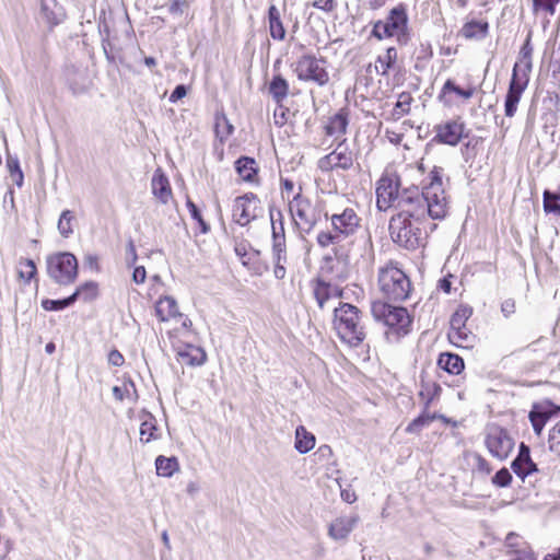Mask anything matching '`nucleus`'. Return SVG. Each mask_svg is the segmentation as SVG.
Segmentation results:
<instances>
[{"label": "nucleus", "mask_w": 560, "mask_h": 560, "mask_svg": "<svg viewBox=\"0 0 560 560\" xmlns=\"http://www.w3.org/2000/svg\"><path fill=\"white\" fill-rule=\"evenodd\" d=\"M7 170L9 172V176L11 180L21 188L24 182V174L21 170L19 159L15 156L9 155L7 158Z\"/></svg>", "instance_id": "45"}, {"label": "nucleus", "mask_w": 560, "mask_h": 560, "mask_svg": "<svg viewBox=\"0 0 560 560\" xmlns=\"http://www.w3.org/2000/svg\"><path fill=\"white\" fill-rule=\"evenodd\" d=\"M358 521V516L337 517L329 525L328 535L335 540L346 539L354 528Z\"/></svg>", "instance_id": "28"}, {"label": "nucleus", "mask_w": 560, "mask_h": 560, "mask_svg": "<svg viewBox=\"0 0 560 560\" xmlns=\"http://www.w3.org/2000/svg\"><path fill=\"white\" fill-rule=\"evenodd\" d=\"M268 91L272 98L281 104L289 95V82L282 74H275L269 82Z\"/></svg>", "instance_id": "35"}, {"label": "nucleus", "mask_w": 560, "mask_h": 560, "mask_svg": "<svg viewBox=\"0 0 560 560\" xmlns=\"http://www.w3.org/2000/svg\"><path fill=\"white\" fill-rule=\"evenodd\" d=\"M262 212L261 201L254 192H246L236 197L232 205V220L241 226L248 225L262 215Z\"/></svg>", "instance_id": "16"}, {"label": "nucleus", "mask_w": 560, "mask_h": 560, "mask_svg": "<svg viewBox=\"0 0 560 560\" xmlns=\"http://www.w3.org/2000/svg\"><path fill=\"white\" fill-rule=\"evenodd\" d=\"M548 447L550 452L560 455V420L549 431Z\"/></svg>", "instance_id": "52"}, {"label": "nucleus", "mask_w": 560, "mask_h": 560, "mask_svg": "<svg viewBox=\"0 0 560 560\" xmlns=\"http://www.w3.org/2000/svg\"><path fill=\"white\" fill-rule=\"evenodd\" d=\"M560 187L558 191L551 192L549 190H545L542 194V207L546 213H552L557 217H560Z\"/></svg>", "instance_id": "44"}, {"label": "nucleus", "mask_w": 560, "mask_h": 560, "mask_svg": "<svg viewBox=\"0 0 560 560\" xmlns=\"http://www.w3.org/2000/svg\"><path fill=\"white\" fill-rule=\"evenodd\" d=\"M243 265L256 276H261L268 270V265L261 260L260 253L257 250L249 253L248 259L244 260Z\"/></svg>", "instance_id": "47"}, {"label": "nucleus", "mask_w": 560, "mask_h": 560, "mask_svg": "<svg viewBox=\"0 0 560 560\" xmlns=\"http://www.w3.org/2000/svg\"><path fill=\"white\" fill-rule=\"evenodd\" d=\"M12 551V542L0 534V560L8 559Z\"/></svg>", "instance_id": "59"}, {"label": "nucleus", "mask_w": 560, "mask_h": 560, "mask_svg": "<svg viewBox=\"0 0 560 560\" xmlns=\"http://www.w3.org/2000/svg\"><path fill=\"white\" fill-rule=\"evenodd\" d=\"M560 415V406L549 399L534 402L528 413V419L536 435H540L547 422Z\"/></svg>", "instance_id": "21"}, {"label": "nucleus", "mask_w": 560, "mask_h": 560, "mask_svg": "<svg viewBox=\"0 0 560 560\" xmlns=\"http://www.w3.org/2000/svg\"><path fill=\"white\" fill-rule=\"evenodd\" d=\"M513 477L506 467L501 468L492 477V485L499 488L509 487L512 483Z\"/></svg>", "instance_id": "53"}, {"label": "nucleus", "mask_w": 560, "mask_h": 560, "mask_svg": "<svg viewBox=\"0 0 560 560\" xmlns=\"http://www.w3.org/2000/svg\"><path fill=\"white\" fill-rule=\"evenodd\" d=\"M98 283L91 280L80 284L71 294V298H73V303L78 300L83 302H92L98 296Z\"/></svg>", "instance_id": "38"}, {"label": "nucleus", "mask_w": 560, "mask_h": 560, "mask_svg": "<svg viewBox=\"0 0 560 560\" xmlns=\"http://www.w3.org/2000/svg\"><path fill=\"white\" fill-rule=\"evenodd\" d=\"M332 328L339 340L350 347H360L368 336L363 313L355 305L339 303L334 310Z\"/></svg>", "instance_id": "3"}, {"label": "nucleus", "mask_w": 560, "mask_h": 560, "mask_svg": "<svg viewBox=\"0 0 560 560\" xmlns=\"http://www.w3.org/2000/svg\"><path fill=\"white\" fill-rule=\"evenodd\" d=\"M159 438L156 419L152 415H147L140 424V441L149 443Z\"/></svg>", "instance_id": "41"}, {"label": "nucleus", "mask_w": 560, "mask_h": 560, "mask_svg": "<svg viewBox=\"0 0 560 560\" xmlns=\"http://www.w3.org/2000/svg\"><path fill=\"white\" fill-rule=\"evenodd\" d=\"M489 33V23L486 20H470L464 23L460 34L466 39L483 38Z\"/></svg>", "instance_id": "33"}, {"label": "nucleus", "mask_w": 560, "mask_h": 560, "mask_svg": "<svg viewBox=\"0 0 560 560\" xmlns=\"http://www.w3.org/2000/svg\"><path fill=\"white\" fill-rule=\"evenodd\" d=\"M312 290L318 307L322 310L329 301L341 299L343 294L341 288L319 278L312 281Z\"/></svg>", "instance_id": "23"}, {"label": "nucleus", "mask_w": 560, "mask_h": 560, "mask_svg": "<svg viewBox=\"0 0 560 560\" xmlns=\"http://www.w3.org/2000/svg\"><path fill=\"white\" fill-rule=\"evenodd\" d=\"M147 279V271L143 266H138L135 268L132 272V280L137 284H142L145 282Z\"/></svg>", "instance_id": "64"}, {"label": "nucleus", "mask_w": 560, "mask_h": 560, "mask_svg": "<svg viewBox=\"0 0 560 560\" xmlns=\"http://www.w3.org/2000/svg\"><path fill=\"white\" fill-rule=\"evenodd\" d=\"M371 312L374 318L386 325L393 334L405 336L410 331L412 319L407 308L375 301L372 303Z\"/></svg>", "instance_id": "9"}, {"label": "nucleus", "mask_w": 560, "mask_h": 560, "mask_svg": "<svg viewBox=\"0 0 560 560\" xmlns=\"http://www.w3.org/2000/svg\"><path fill=\"white\" fill-rule=\"evenodd\" d=\"M186 206L188 208V211L191 215V218L197 222V225L199 228V231L201 233H207L210 228L207 224V222L203 220L202 214L198 207L188 198L186 201Z\"/></svg>", "instance_id": "49"}, {"label": "nucleus", "mask_w": 560, "mask_h": 560, "mask_svg": "<svg viewBox=\"0 0 560 560\" xmlns=\"http://www.w3.org/2000/svg\"><path fill=\"white\" fill-rule=\"evenodd\" d=\"M501 311L505 317H510L516 311L515 300L512 298L505 299L501 304Z\"/></svg>", "instance_id": "60"}, {"label": "nucleus", "mask_w": 560, "mask_h": 560, "mask_svg": "<svg viewBox=\"0 0 560 560\" xmlns=\"http://www.w3.org/2000/svg\"><path fill=\"white\" fill-rule=\"evenodd\" d=\"M185 8H188L187 0H172L168 7V11L172 14H180Z\"/></svg>", "instance_id": "62"}, {"label": "nucleus", "mask_w": 560, "mask_h": 560, "mask_svg": "<svg viewBox=\"0 0 560 560\" xmlns=\"http://www.w3.org/2000/svg\"><path fill=\"white\" fill-rule=\"evenodd\" d=\"M398 60V50L396 47L390 46L386 48L383 55L377 56L375 60V71L382 77H387L389 70L396 65Z\"/></svg>", "instance_id": "32"}, {"label": "nucleus", "mask_w": 560, "mask_h": 560, "mask_svg": "<svg viewBox=\"0 0 560 560\" xmlns=\"http://www.w3.org/2000/svg\"><path fill=\"white\" fill-rule=\"evenodd\" d=\"M312 7L329 13L336 9L337 3L336 0H314Z\"/></svg>", "instance_id": "57"}, {"label": "nucleus", "mask_w": 560, "mask_h": 560, "mask_svg": "<svg viewBox=\"0 0 560 560\" xmlns=\"http://www.w3.org/2000/svg\"><path fill=\"white\" fill-rule=\"evenodd\" d=\"M289 211L296 226L305 231L319 220V211L305 195L290 199Z\"/></svg>", "instance_id": "18"}, {"label": "nucleus", "mask_w": 560, "mask_h": 560, "mask_svg": "<svg viewBox=\"0 0 560 560\" xmlns=\"http://www.w3.org/2000/svg\"><path fill=\"white\" fill-rule=\"evenodd\" d=\"M511 468L522 480L538 471L536 463L532 459L529 446L524 442L520 444L518 454L511 463Z\"/></svg>", "instance_id": "24"}, {"label": "nucleus", "mask_w": 560, "mask_h": 560, "mask_svg": "<svg viewBox=\"0 0 560 560\" xmlns=\"http://www.w3.org/2000/svg\"><path fill=\"white\" fill-rule=\"evenodd\" d=\"M315 446V436L313 433L308 432L304 425H299L295 430V450L305 454L310 452Z\"/></svg>", "instance_id": "37"}, {"label": "nucleus", "mask_w": 560, "mask_h": 560, "mask_svg": "<svg viewBox=\"0 0 560 560\" xmlns=\"http://www.w3.org/2000/svg\"><path fill=\"white\" fill-rule=\"evenodd\" d=\"M272 258L273 262L285 264L288 261L287 244L278 237L277 243H272Z\"/></svg>", "instance_id": "54"}, {"label": "nucleus", "mask_w": 560, "mask_h": 560, "mask_svg": "<svg viewBox=\"0 0 560 560\" xmlns=\"http://www.w3.org/2000/svg\"><path fill=\"white\" fill-rule=\"evenodd\" d=\"M433 399H434V395H431L425 399L422 412L406 427L407 433H409V434L419 433L423 427L429 425L434 420H441L444 423L450 422V420L443 415H439L435 412L434 413L429 412V408H430V405L433 401Z\"/></svg>", "instance_id": "25"}, {"label": "nucleus", "mask_w": 560, "mask_h": 560, "mask_svg": "<svg viewBox=\"0 0 560 560\" xmlns=\"http://www.w3.org/2000/svg\"><path fill=\"white\" fill-rule=\"evenodd\" d=\"M371 36L377 40L396 38L399 44H405L409 38V16L405 3H398L392 8L385 20H377L372 24Z\"/></svg>", "instance_id": "6"}, {"label": "nucleus", "mask_w": 560, "mask_h": 560, "mask_svg": "<svg viewBox=\"0 0 560 560\" xmlns=\"http://www.w3.org/2000/svg\"><path fill=\"white\" fill-rule=\"evenodd\" d=\"M377 288L384 299L399 303L410 296L412 283L399 264L389 260L377 270Z\"/></svg>", "instance_id": "5"}, {"label": "nucleus", "mask_w": 560, "mask_h": 560, "mask_svg": "<svg viewBox=\"0 0 560 560\" xmlns=\"http://www.w3.org/2000/svg\"><path fill=\"white\" fill-rule=\"evenodd\" d=\"M345 240V237L337 233V231H320L316 236V242L322 248L331 247L335 252L336 257H340L341 254H339L337 247L341 243V241Z\"/></svg>", "instance_id": "39"}, {"label": "nucleus", "mask_w": 560, "mask_h": 560, "mask_svg": "<svg viewBox=\"0 0 560 560\" xmlns=\"http://www.w3.org/2000/svg\"><path fill=\"white\" fill-rule=\"evenodd\" d=\"M438 366L452 375H459L464 369L465 363L462 357L451 352H442L438 359Z\"/></svg>", "instance_id": "31"}, {"label": "nucleus", "mask_w": 560, "mask_h": 560, "mask_svg": "<svg viewBox=\"0 0 560 560\" xmlns=\"http://www.w3.org/2000/svg\"><path fill=\"white\" fill-rule=\"evenodd\" d=\"M361 221V218L352 207H347L341 212L330 215L331 228L345 238L353 235L359 230Z\"/></svg>", "instance_id": "22"}, {"label": "nucleus", "mask_w": 560, "mask_h": 560, "mask_svg": "<svg viewBox=\"0 0 560 560\" xmlns=\"http://www.w3.org/2000/svg\"><path fill=\"white\" fill-rule=\"evenodd\" d=\"M155 469L158 476L170 478L179 470V462L175 456L159 455L155 458Z\"/></svg>", "instance_id": "36"}, {"label": "nucleus", "mask_w": 560, "mask_h": 560, "mask_svg": "<svg viewBox=\"0 0 560 560\" xmlns=\"http://www.w3.org/2000/svg\"><path fill=\"white\" fill-rule=\"evenodd\" d=\"M302 185L296 184L293 179L289 177H281L280 178V191L283 199L288 200V203L290 202V199H295L302 196Z\"/></svg>", "instance_id": "43"}, {"label": "nucleus", "mask_w": 560, "mask_h": 560, "mask_svg": "<svg viewBox=\"0 0 560 560\" xmlns=\"http://www.w3.org/2000/svg\"><path fill=\"white\" fill-rule=\"evenodd\" d=\"M483 443L489 454L498 460H505L515 446L508 429L498 424L487 427Z\"/></svg>", "instance_id": "15"}, {"label": "nucleus", "mask_w": 560, "mask_h": 560, "mask_svg": "<svg viewBox=\"0 0 560 560\" xmlns=\"http://www.w3.org/2000/svg\"><path fill=\"white\" fill-rule=\"evenodd\" d=\"M504 546L509 555H518L526 551H533L529 544L518 534L510 533L505 537Z\"/></svg>", "instance_id": "40"}, {"label": "nucleus", "mask_w": 560, "mask_h": 560, "mask_svg": "<svg viewBox=\"0 0 560 560\" xmlns=\"http://www.w3.org/2000/svg\"><path fill=\"white\" fill-rule=\"evenodd\" d=\"M108 362L114 366H121L125 363L124 355L116 349L108 353Z\"/></svg>", "instance_id": "63"}, {"label": "nucleus", "mask_w": 560, "mask_h": 560, "mask_svg": "<svg viewBox=\"0 0 560 560\" xmlns=\"http://www.w3.org/2000/svg\"><path fill=\"white\" fill-rule=\"evenodd\" d=\"M419 198L424 206L425 215L433 220L444 219L447 214V199L442 182V168L434 166L429 173L428 183L422 187L421 197Z\"/></svg>", "instance_id": "7"}, {"label": "nucleus", "mask_w": 560, "mask_h": 560, "mask_svg": "<svg viewBox=\"0 0 560 560\" xmlns=\"http://www.w3.org/2000/svg\"><path fill=\"white\" fill-rule=\"evenodd\" d=\"M78 259L71 253H56L47 257V273L60 285L73 283L78 278Z\"/></svg>", "instance_id": "12"}, {"label": "nucleus", "mask_w": 560, "mask_h": 560, "mask_svg": "<svg viewBox=\"0 0 560 560\" xmlns=\"http://www.w3.org/2000/svg\"><path fill=\"white\" fill-rule=\"evenodd\" d=\"M234 167L243 182L250 185H259V166L254 158L241 156L235 161Z\"/></svg>", "instance_id": "26"}, {"label": "nucleus", "mask_w": 560, "mask_h": 560, "mask_svg": "<svg viewBox=\"0 0 560 560\" xmlns=\"http://www.w3.org/2000/svg\"><path fill=\"white\" fill-rule=\"evenodd\" d=\"M472 314L471 306L460 304L451 316L447 339L457 348L471 349L477 341V336L468 324Z\"/></svg>", "instance_id": "8"}, {"label": "nucleus", "mask_w": 560, "mask_h": 560, "mask_svg": "<svg viewBox=\"0 0 560 560\" xmlns=\"http://www.w3.org/2000/svg\"><path fill=\"white\" fill-rule=\"evenodd\" d=\"M350 122V109L345 106L327 116L322 121V131L326 138L335 141L343 140Z\"/></svg>", "instance_id": "19"}, {"label": "nucleus", "mask_w": 560, "mask_h": 560, "mask_svg": "<svg viewBox=\"0 0 560 560\" xmlns=\"http://www.w3.org/2000/svg\"><path fill=\"white\" fill-rule=\"evenodd\" d=\"M18 282L23 285L31 284L32 281L38 282V270L35 261L31 258L21 257L16 262Z\"/></svg>", "instance_id": "29"}, {"label": "nucleus", "mask_w": 560, "mask_h": 560, "mask_svg": "<svg viewBox=\"0 0 560 560\" xmlns=\"http://www.w3.org/2000/svg\"><path fill=\"white\" fill-rule=\"evenodd\" d=\"M345 142L346 139L341 140L331 152L318 160L317 166L323 173L348 172L354 167L357 154Z\"/></svg>", "instance_id": "13"}, {"label": "nucleus", "mask_w": 560, "mask_h": 560, "mask_svg": "<svg viewBox=\"0 0 560 560\" xmlns=\"http://www.w3.org/2000/svg\"><path fill=\"white\" fill-rule=\"evenodd\" d=\"M72 304H73V298H71V295H69L68 298L62 299V300L45 299L42 301V307L45 311H49V312L63 310Z\"/></svg>", "instance_id": "50"}, {"label": "nucleus", "mask_w": 560, "mask_h": 560, "mask_svg": "<svg viewBox=\"0 0 560 560\" xmlns=\"http://www.w3.org/2000/svg\"><path fill=\"white\" fill-rule=\"evenodd\" d=\"M397 212L388 224L392 241L407 250H417L427 242V217L423 203L419 198L402 197Z\"/></svg>", "instance_id": "1"}, {"label": "nucleus", "mask_w": 560, "mask_h": 560, "mask_svg": "<svg viewBox=\"0 0 560 560\" xmlns=\"http://www.w3.org/2000/svg\"><path fill=\"white\" fill-rule=\"evenodd\" d=\"M72 220L73 215L70 210L62 211L58 221V230L62 236L68 237L73 232Z\"/></svg>", "instance_id": "51"}, {"label": "nucleus", "mask_w": 560, "mask_h": 560, "mask_svg": "<svg viewBox=\"0 0 560 560\" xmlns=\"http://www.w3.org/2000/svg\"><path fill=\"white\" fill-rule=\"evenodd\" d=\"M477 94V86L474 84H465L460 86L456 83L454 79H447L442 85L439 94L438 101L444 107H451L455 104V97L460 98L464 102L469 101Z\"/></svg>", "instance_id": "20"}, {"label": "nucleus", "mask_w": 560, "mask_h": 560, "mask_svg": "<svg viewBox=\"0 0 560 560\" xmlns=\"http://www.w3.org/2000/svg\"><path fill=\"white\" fill-rule=\"evenodd\" d=\"M533 14H545L552 16L556 13V8L560 3V0H532Z\"/></svg>", "instance_id": "46"}, {"label": "nucleus", "mask_w": 560, "mask_h": 560, "mask_svg": "<svg viewBox=\"0 0 560 560\" xmlns=\"http://www.w3.org/2000/svg\"><path fill=\"white\" fill-rule=\"evenodd\" d=\"M550 82L556 90L560 91V42L550 61Z\"/></svg>", "instance_id": "48"}, {"label": "nucleus", "mask_w": 560, "mask_h": 560, "mask_svg": "<svg viewBox=\"0 0 560 560\" xmlns=\"http://www.w3.org/2000/svg\"><path fill=\"white\" fill-rule=\"evenodd\" d=\"M151 190L153 196L163 205L173 200V190L171 183L162 168H156L151 179Z\"/></svg>", "instance_id": "27"}, {"label": "nucleus", "mask_w": 560, "mask_h": 560, "mask_svg": "<svg viewBox=\"0 0 560 560\" xmlns=\"http://www.w3.org/2000/svg\"><path fill=\"white\" fill-rule=\"evenodd\" d=\"M268 28L273 40L282 42L285 39L287 31L280 11L275 4H271L268 9Z\"/></svg>", "instance_id": "30"}, {"label": "nucleus", "mask_w": 560, "mask_h": 560, "mask_svg": "<svg viewBox=\"0 0 560 560\" xmlns=\"http://www.w3.org/2000/svg\"><path fill=\"white\" fill-rule=\"evenodd\" d=\"M472 457H474V460H475V467H476L477 472H479L480 475H485V476L491 474L492 466H491L490 462L486 457H483L479 453H475L472 455Z\"/></svg>", "instance_id": "55"}, {"label": "nucleus", "mask_w": 560, "mask_h": 560, "mask_svg": "<svg viewBox=\"0 0 560 560\" xmlns=\"http://www.w3.org/2000/svg\"><path fill=\"white\" fill-rule=\"evenodd\" d=\"M532 38L533 32L529 31L520 48L517 60L512 70L509 89L504 100V115L510 118L515 115L522 95L529 83L534 54Z\"/></svg>", "instance_id": "2"}, {"label": "nucleus", "mask_w": 560, "mask_h": 560, "mask_svg": "<svg viewBox=\"0 0 560 560\" xmlns=\"http://www.w3.org/2000/svg\"><path fill=\"white\" fill-rule=\"evenodd\" d=\"M400 176L394 171L386 168L375 182L376 208L378 211H387L399 202L402 197H410L406 192L399 196Z\"/></svg>", "instance_id": "11"}, {"label": "nucleus", "mask_w": 560, "mask_h": 560, "mask_svg": "<svg viewBox=\"0 0 560 560\" xmlns=\"http://www.w3.org/2000/svg\"><path fill=\"white\" fill-rule=\"evenodd\" d=\"M84 264L89 269L95 272L101 270L100 257L96 254H86L84 256Z\"/></svg>", "instance_id": "58"}, {"label": "nucleus", "mask_w": 560, "mask_h": 560, "mask_svg": "<svg viewBox=\"0 0 560 560\" xmlns=\"http://www.w3.org/2000/svg\"><path fill=\"white\" fill-rule=\"evenodd\" d=\"M234 132V127L228 119L223 109L214 114V133L221 143H224Z\"/></svg>", "instance_id": "34"}, {"label": "nucleus", "mask_w": 560, "mask_h": 560, "mask_svg": "<svg viewBox=\"0 0 560 560\" xmlns=\"http://www.w3.org/2000/svg\"><path fill=\"white\" fill-rule=\"evenodd\" d=\"M412 102L413 97L409 92H401L398 95L397 102L392 112L393 119L398 120L408 115L410 113Z\"/></svg>", "instance_id": "42"}, {"label": "nucleus", "mask_w": 560, "mask_h": 560, "mask_svg": "<svg viewBox=\"0 0 560 560\" xmlns=\"http://www.w3.org/2000/svg\"><path fill=\"white\" fill-rule=\"evenodd\" d=\"M326 63L327 59L325 57L317 58L314 54L306 52L296 59L293 65V72L300 81L325 86L330 80Z\"/></svg>", "instance_id": "10"}, {"label": "nucleus", "mask_w": 560, "mask_h": 560, "mask_svg": "<svg viewBox=\"0 0 560 560\" xmlns=\"http://www.w3.org/2000/svg\"><path fill=\"white\" fill-rule=\"evenodd\" d=\"M166 335L179 364L195 368L206 363L208 357L206 351L196 345L197 334L194 326L166 328Z\"/></svg>", "instance_id": "4"}, {"label": "nucleus", "mask_w": 560, "mask_h": 560, "mask_svg": "<svg viewBox=\"0 0 560 560\" xmlns=\"http://www.w3.org/2000/svg\"><path fill=\"white\" fill-rule=\"evenodd\" d=\"M154 315L166 328H190L191 319L179 311L177 301L171 295L160 296L154 303Z\"/></svg>", "instance_id": "14"}, {"label": "nucleus", "mask_w": 560, "mask_h": 560, "mask_svg": "<svg viewBox=\"0 0 560 560\" xmlns=\"http://www.w3.org/2000/svg\"><path fill=\"white\" fill-rule=\"evenodd\" d=\"M272 225V243H277L278 237L282 238V242H285L284 226L282 221L278 224L271 219Z\"/></svg>", "instance_id": "61"}, {"label": "nucleus", "mask_w": 560, "mask_h": 560, "mask_svg": "<svg viewBox=\"0 0 560 560\" xmlns=\"http://www.w3.org/2000/svg\"><path fill=\"white\" fill-rule=\"evenodd\" d=\"M385 138L394 145H399L402 143L405 138V132L399 129H386Z\"/></svg>", "instance_id": "56"}, {"label": "nucleus", "mask_w": 560, "mask_h": 560, "mask_svg": "<svg viewBox=\"0 0 560 560\" xmlns=\"http://www.w3.org/2000/svg\"><path fill=\"white\" fill-rule=\"evenodd\" d=\"M433 132V142L451 147H456L469 135V131L466 128V124L460 116L435 125Z\"/></svg>", "instance_id": "17"}]
</instances>
